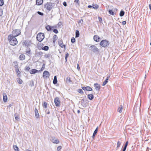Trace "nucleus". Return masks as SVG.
<instances>
[{
	"label": "nucleus",
	"instance_id": "1",
	"mask_svg": "<svg viewBox=\"0 0 151 151\" xmlns=\"http://www.w3.org/2000/svg\"><path fill=\"white\" fill-rule=\"evenodd\" d=\"M13 35H9L8 37V40L10 44L13 46H14L18 43V41L16 38Z\"/></svg>",
	"mask_w": 151,
	"mask_h": 151
},
{
	"label": "nucleus",
	"instance_id": "2",
	"mask_svg": "<svg viewBox=\"0 0 151 151\" xmlns=\"http://www.w3.org/2000/svg\"><path fill=\"white\" fill-rule=\"evenodd\" d=\"M45 38V35L43 33L40 32L37 34L36 37L37 40L39 42L42 41Z\"/></svg>",
	"mask_w": 151,
	"mask_h": 151
},
{
	"label": "nucleus",
	"instance_id": "3",
	"mask_svg": "<svg viewBox=\"0 0 151 151\" xmlns=\"http://www.w3.org/2000/svg\"><path fill=\"white\" fill-rule=\"evenodd\" d=\"M109 44V42L106 40H103L101 41L100 43V45L102 47H106Z\"/></svg>",
	"mask_w": 151,
	"mask_h": 151
},
{
	"label": "nucleus",
	"instance_id": "4",
	"mask_svg": "<svg viewBox=\"0 0 151 151\" xmlns=\"http://www.w3.org/2000/svg\"><path fill=\"white\" fill-rule=\"evenodd\" d=\"M13 63H14L15 65L14 67L17 75L18 76L20 77L21 76V72L19 69L17 63V62H13Z\"/></svg>",
	"mask_w": 151,
	"mask_h": 151
},
{
	"label": "nucleus",
	"instance_id": "5",
	"mask_svg": "<svg viewBox=\"0 0 151 151\" xmlns=\"http://www.w3.org/2000/svg\"><path fill=\"white\" fill-rule=\"evenodd\" d=\"M21 34V31L19 29H15L12 31V34L13 36L17 37Z\"/></svg>",
	"mask_w": 151,
	"mask_h": 151
},
{
	"label": "nucleus",
	"instance_id": "6",
	"mask_svg": "<svg viewBox=\"0 0 151 151\" xmlns=\"http://www.w3.org/2000/svg\"><path fill=\"white\" fill-rule=\"evenodd\" d=\"M50 76L49 73L47 71H44L43 73L42 76L44 78L47 79L49 78Z\"/></svg>",
	"mask_w": 151,
	"mask_h": 151
},
{
	"label": "nucleus",
	"instance_id": "7",
	"mask_svg": "<svg viewBox=\"0 0 151 151\" xmlns=\"http://www.w3.org/2000/svg\"><path fill=\"white\" fill-rule=\"evenodd\" d=\"M45 7L47 10H50L52 8V3H47L45 5Z\"/></svg>",
	"mask_w": 151,
	"mask_h": 151
},
{
	"label": "nucleus",
	"instance_id": "8",
	"mask_svg": "<svg viewBox=\"0 0 151 151\" xmlns=\"http://www.w3.org/2000/svg\"><path fill=\"white\" fill-rule=\"evenodd\" d=\"M54 102L55 106L57 107H59L60 106V101L59 98L58 97H56L54 99Z\"/></svg>",
	"mask_w": 151,
	"mask_h": 151
},
{
	"label": "nucleus",
	"instance_id": "9",
	"mask_svg": "<svg viewBox=\"0 0 151 151\" xmlns=\"http://www.w3.org/2000/svg\"><path fill=\"white\" fill-rule=\"evenodd\" d=\"M59 45L62 48H64L65 49V45H63V40H59L58 41Z\"/></svg>",
	"mask_w": 151,
	"mask_h": 151
},
{
	"label": "nucleus",
	"instance_id": "10",
	"mask_svg": "<svg viewBox=\"0 0 151 151\" xmlns=\"http://www.w3.org/2000/svg\"><path fill=\"white\" fill-rule=\"evenodd\" d=\"M94 40L97 42H99L101 40L100 37L97 35H95L93 36Z\"/></svg>",
	"mask_w": 151,
	"mask_h": 151
},
{
	"label": "nucleus",
	"instance_id": "11",
	"mask_svg": "<svg viewBox=\"0 0 151 151\" xmlns=\"http://www.w3.org/2000/svg\"><path fill=\"white\" fill-rule=\"evenodd\" d=\"M54 28L53 26H51L49 25H47L45 27L46 29L49 31L52 30Z\"/></svg>",
	"mask_w": 151,
	"mask_h": 151
},
{
	"label": "nucleus",
	"instance_id": "12",
	"mask_svg": "<svg viewBox=\"0 0 151 151\" xmlns=\"http://www.w3.org/2000/svg\"><path fill=\"white\" fill-rule=\"evenodd\" d=\"M92 50L93 52H99L98 49L94 45H93L91 46Z\"/></svg>",
	"mask_w": 151,
	"mask_h": 151
},
{
	"label": "nucleus",
	"instance_id": "13",
	"mask_svg": "<svg viewBox=\"0 0 151 151\" xmlns=\"http://www.w3.org/2000/svg\"><path fill=\"white\" fill-rule=\"evenodd\" d=\"M82 88L84 90H86L88 91H91L92 90V88L88 86L83 87Z\"/></svg>",
	"mask_w": 151,
	"mask_h": 151
},
{
	"label": "nucleus",
	"instance_id": "14",
	"mask_svg": "<svg viewBox=\"0 0 151 151\" xmlns=\"http://www.w3.org/2000/svg\"><path fill=\"white\" fill-rule=\"evenodd\" d=\"M94 86L96 90L99 91L101 88L100 85L98 83H96L94 84Z\"/></svg>",
	"mask_w": 151,
	"mask_h": 151
},
{
	"label": "nucleus",
	"instance_id": "15",
	"mask_svg": "<svg viewBox=\"0 0 151 151\" xmlns=\"http://www.w3.org/2000/svg\"><path fill=\"white\" fill-rule=\"evenodd\" d=\"M26 58L24 54H22L20 55L19 58L20 60H25Z\"/></svg>",
	"mask_w": 151,
	"mask_h": 151
},
{
	"label": "nucleus",
	"instance_id": "16",
	"mask_svg": "<svg viewBox=\"0 0 151 151\" xmlns=\"http://www.w3.org/2000/svg\"><path fill=\"white\" fill-rule=\"evenodd\" d=\"M43 3V0H36V4L37 5H42Z\"/></svg>",
	"mask_w": 151,
	"mask_h": 151
},
{
	"label": "nucleus",
	"instance_id": "17",
	"mask_svg": "<svg viewBox=\"0 0 151 151\" xmlns=\"http://www.w3.org/2000/svg\"><path fill=\"white\" fill-rule=\"evenodd\" d=\"M3 101L4 102H6L7 101V97L6 94L4 93L3 94Z\"/></svg>",
	"mask_w": 151,
	"mask_h": 151
},
{
	"label": "nucleus",
	"instance_id": "18",
	"mask_svg": "<svg viewBox=\"0 0 151 151\" xmlns=\"http://www.w3.org/2000/svg\"><path fill=\"white\" fill-rule=\"evenodd\" d=\"M39 72V70H37L36 69H33L31 70L30 71V73L31 74H33L35 73Z\"/></svg>",
	"mask_w": 151,
	"mask_h": 151
},
{
	"label": "nucleus",
	"instance_id": "19",
	"mask_svg": "<svg viewBox=\"0 0 151 151\" xmlns=\"http://www.w3.org/2000/svg\"><path fill=\"white\" fill-rule=\"evenodd\" d=\"M109 78H110L109 76L107 77L105 81L103 82V83L102 84L103 86H105L106 84V83L108 82V80L109 79Z\"/></svg>",
	"mask_w": 151,
	"mask_h": 151
},
{
	"label": "nucleus",
	"instance_id": "20",
	"mask_svg": "<svg viewBox=\"0 0 151 151\" xmlns=\"http://www.w3.org/2000/svg\"><path fill=\"white\" fill-rule=\"evenodd\" d=\"M52 142L54 143L58 144L60 142V141L58 139H57L54 138L52 139Z\"/></svg>",
	"mask_w": 151,
	"mask_h": 151
},
{
	"label": "nucleus",
	"instance_id": "21",
	"mask_svg": "<svg viewBox=\"0 0 151 151\" xmlns=\"http://www.w3.org/2000/svg\"><path fill=\"white\" fill-rule=\"evenodd\" d=\"M87 97L89 100H92L93 99L94 96L92 94H89L88 95Z\"/></svg>",
	"mask_w": 151,
	"mask_h": 151
},
{
	"label": "nucleus",
	"instance_id": "22",
	"mask_svg": "<svg viewBox=\"0 0 151 151\" xmlns=\"http://www.w3.org/2000/svg\"><path fill=\"white\" fill-rule=\"evenodd\" d=\"M123 109V106L122 105L120 106L118 108V111L119 112V113H121L122 112V111Z\"/></svg>",
	"mask_w": 151,
	"mask_h": 151
},
{
	"label": "nucleus",
	"instance_id": "23",
	"mask_svg": "<svg viewBox=\"0 0 151 151\" xmlns=\"http://www.w3.org/2000/svg\"><path fill=\"white\" fill-rule=\"evenodd\" d=\"M98 127H97L93 133V137H92L93 138H94L96 134L97 133L98 131Z\"/></svg>",
	"mask_w": 151,
	"mask_h": 151
},
{
	"label": "nucleus",
	"instance_id": "24",
	"mask_svg": "<svg viewBox=\"0 0 151 151\" xmlns=\"http://www.w3.org/2000/svg\"><path fill=\"white\" fill-rule=\"evenodd\" d=\"M35 116L38 117L39 116V114L38 113V111L37 109L35 108Z\"/></svg>",
	"mask_w": 151,
	"mask_h": 151
},
{
	"label": "nucleus",
	"instance_id": "25",
	"mask_svg": "<svg viewBox=\"0 0 151 151\" xmlns=\"http://www.w3.org/2000/svg\"><path fill=\"white\" fill-rule=\"evenodd\" d=\"M58 81L57 79V77L55 76L54 77V78L53 80V83L54 84H56L57 83Z\"/></svg>",
	"mask_w": 151,
	"mask_h": 151
},
{
	"label": "nucleus",
	"instance_id": "26",
	"mask_svg": "<svg viewBox=\"0 0 151 151\" xmlns=\"http://www.w3.org/2000/svg\"><path fill=\"white\" fill-rule=\"evenodd\" d=\"M31 50L29 48H27L26 49V54L28 55L30 53Z\"/></svg>",
	"mask_w": 151,
	"mask_h": 151
},
{
	"label": "nucleus",
	"instance_id": "27",
	"mask_svg": "<svg viewBox=\"0 0 151 151\" xmlns=\"http://www.w3.org/2000/svg\"><path fill=\"white\" fill-rule=\"evenodd\" d=\"M92 7L95 9H97L99 8V6L97 4H93Z\"/></svg>",
	"mask_w": 151,
	"mask_h": 151
},
{
	"label": "nucleus",
	"instance_id": "28",
	"mask_svg": "<svg viewBox=\"0 0 151 151\" xmlns=\"http://www.w3.org/2000/svg\"><path fill=\"white\" fill-rule=\"evenodd\" d=\"M17 80L18 83L19 84H21L22 83L23 81L22 79L20 78H18L17 79Z\"/></svg>",
	"mask_w": 151,
	"mask_h": 151
},
{
	"label": "nucleus",
	"instance_id": "29",
	"mask_svg": "<svg viewBox=\"0 0 151 151\" xmlns=\"http://www.w3.org/2000/svg\"><path fill=\"white\" fill-rule=\"evenodd\" d=\"M42 49L45 51H47L49 49V47L47 46H45L42 48Z\"/></svg>",
	"mask_w": 151,
	"mask_h": 151
},
{
	"label": "nucleus",
	"instance_id": "30",
	"mask_svg": "<svg viewBox=\"0 0 151 151\" xmlns=\"http://www.w3.org/2000/svg\"><path fill=\"white\" fill-rule=\"evenodd\" d=\"M13 147L15 151H19V148L17 145H13Z\"/></svg>",
	"mask_w": 151,
	"mask_h": 151
},
{
	"label": "nucleus",
	"instance_id": "31",
	"mask_svg": "<svg viewBox=\"0 0 151 151\" xmlns=\"http://www.w3.org/2000/svg\"><path fill=\"white\" fill-rule=\"evenodd\" d=\"M79 36V32L78 30H76V37H78Z\"/></svg>",
	"mask_w": 151,
	"mask_h": 151
},
{
	"label": "nucleus",
	"instance_id": "32",
	"mask_svg": "<svg viewBox=\"0 0 151 151\" xmlns=\"http://www.w3.org/2000/svg\"><path fill=\"white\" fill-rule=\"evenodd\" d=\"M71 82L70 78L69 77H67L66 78V82L67 83H69Z\"/></svg>",
	"mask_w": 151,
	"mask_h": 151
},
{
	"label": "nucleus",
	"instance_id": "33",
	"mask_svg": "<svg viewBox=\"0 0 151 151\" xmlns=\"http://www.w3.org/2000/svg\"><path fill=\"white\" fill-rule=\"evenodd\" d=\"M47 104L45 102H44L43 104V107L44 108H46L47 107Z\"/></svg>",
	"mask_w": 151,
	"mask_h": 151
},
{
	"label": "nucleus",
	"instance_id": "34",
	"mask_svg": "<svg viewBox=\"0 0 151 151\" xmlns=\"http://www.w3.org/2000/svg\"><path fill=\"white\" fill-rule=\"evenodd\" d=\"M109 14H110L111 15H114V12L111 10H110V9L109 10Z\"/></svg>",
	"mask_w": 151,
	"mask_h": 151
},
{
	"label": "nucleus",
	"instance_id": "35",
	"mask_svg": "<svg viewBox=\"0 0 151 151\" xmlns=\"http://www.w3.org/2000/svg\"><path fill=\"white\" fill-rule=\"evenodd\" d=\"M43 54V53L42 52H37L36 53V55L37 56H38L39 55H42Z\"/></svg>",
	"mask_w": 151,
	"mask_h": 151
},
{
	"label": "nucleus",
	"instance_id": "36",
	"mask_svg": "<svg viewBox=\"0 0 151 151\" xmlns=\"http://www.w3.org/2000/svg\"><path fill=\"white\" fill-rule=\"evenodd\" d=\"M124 11H122L120 12V14H119L120 16L121 17L123 16L124 15Z\"/></svg>",
	"mask_w": 151,
	"mask_h": 151
},
{
	"label": "nucleus",
	"instance_id": "37",
	"mask_svg": "<svg viewBox=\"0 0 151 151\" xmlns=\"http://www.w3.org/2000/svg\"><path fill=\"white\" fill-rule=\"evenodd\" d=\"M78 91L80 93H83V92L81 89L80 88L78 89Z\"/></svg>",
	"mask_w": 151,
	"mask_h": 151
},
{
	"label": "nucleus",
	"instance_id": "38",
	"mask_svg": "<svg viewBox=\"0 0 151 151\" xmlns=\"http://www.w3.org/2000/svg\"><path fill=\"white\" fill-rule=\"evenodd\" d=\"M117 148H119V147H120V146L121 145V142L119 141H118L117 142Z\"/></svg>",
	"mask_w": 151,
	"mask_h": 151
},
{
	"label": "nucleus",
	"instance_id": "39",
	"mask_svg": "<svg viewBox=\"0 0 151 151\" xmlns=\"http://www.w3.org/2000/svg\"><path fill=\"white\" fill-rule=\"evenodd\" d=\"M4 4L3 0H0V6H2Z\"/></svg>",
	"mask_w": 151,
	"mask_h": 151
},
{
	"label": "nucleus",
	"instance_id": "40",
	"mask_svg": "<svg viewBox=\"0 0 151 151\" xmlns=\"http://www.w3.org/2000/svg\"><path fill=\"white\" fill-rule=\"evenodd\" d=\"M68 56H69V54L67 52L65 56V59L66 60V62L67 61V58H68Z\"/></svg>",
	"mask_w": 151,
	"mask_h": 151
},
{
	"label": "nucleus",
	"instance_id": "41",
	"mask_svg": "<svg viewBox=\"0 0 151 151\" xmlns=\"http://www.w3.org/2000/svg\"><path fill=\"white\" fill-rule=\"evenodd\" d=\"M45 68V65H43L42 67L41 68V69L40 70H39V72H41V71H42Z\"/></svg>",
	"mask_w": 151,
	"mask_h": 151
},
{
	"label": "nucleus",
	"instance_id": "42",
	"mask_svg": "<svg viewBox=\"0 0 151 151\" xmlns=\"http://www.w3.org/2000/svg\"><path fill=\"white\" fill-rule=\"evenodd\" d=\"M75 39L74 37H72L71 39V42L72 43H74L75 42Z\"/></svg>",
	"mask_w": 151,
	"mask_h": 151
},
{
	"label": "nucleus",
	"instance_id": "43",
	"mask_svg": "<svg viewBox=\"0 0 151 151\" xmlns=\"http://www.w3.org/2000/svg\"><path fill=\"white\" fill-rule=\"evenodd\" d=\"M62 149V147L61 146H59L57 147V150L59 151L60 150Z\"/></svg>",
	"mask_w": 151,
	"mask_h": 151
},
{
	"label": "nucleus",
	"instance_id": "44",
	"mask_svg": "<svg viewBox=\"0 0 151 151\" xmlns=\"http://www.w3.org/2000/svg\"><path fill=\"white\" fill-rule=\"evenodd\" d=\"M58 37L56 35H55L54 36V41L56 40L57 39Z\"/></svg>",
	"mask_w": 151,
	"mask_h": 151
},
{
	"label": "nucleus",
	"instance_id": "45",
	"mask_svg": "<svg viewBox=\"0 0 151 151\" xmlns=\"http://www.w3.org/2000/svg\"><path fill=\"white\" fill-rule=\"evenodd\" d=\"M52 30H53V32L56 34L58 33V30L56 29H53Z\"/></svg>",
	"mask_w": 151,
	"mask_h": 151
},
{
	"label": "nucleus",
	"instance_id": "46",
	"mask_svg": "<svg viewBox=\"0 0 151 151\" xmlns=\"http://www.w3.org/2000/svg\"><path fill=\"white\" fill-rule=\"evenodd\" d=\"M37 12L41 16H43L44 14L43 13L41 12H40L39 11Z\"/></svg>",
	"mask_w": 151,
	"mask_h": 151
},
{
	"label": "nucleus",
	"instance_id": "47",
	"mask_svg": "<svg viewBox=\"0 0 151 151\" xmlns=\"http://www.w3.org/2000/svg\"><path fill=\"white\" fill-rule=\"evenodd\" d=\"M30 69V68L29 66H26L25 67V70L29 71Z\"/></svg>",
	"mask_w": 151,
	"mask_h": 151
},
{
	"label": "nucleus",
	"instance_id": "48",
	"mask_svg": "<svg viewBox=\"0 0 151 151\" xmlns=\"http://www.w3.org/2000/svg\"><path fill=\"white\" fill-rule=\"evenodd\" d=\"M15 119L16 120H17L19 119V116L18 115H15Z\"/></svg>",
	"mask_w": 151,
	"mask_h": 151
},
{
	"label": "nucleus",
	"instance_id": "49",
	"mask_svg": "<svg viewBox=\"0 0 151 151\" xmlns=\"http://www.w3.org/2000/svg\"><path fill=\"white\" fill-rule=\"evenodd\" d=\"M3 15V11L2 10H0V16H1Z\"/></svg>",
	"mask_w": 151,
	"mask_h": 151
},
{
	"label": "nucleus",
	"instance_id": "50",
	"mask_svg": "<svg viewBox=\"0 0 151 151\" xmlns=\"http://www.w3.org/2000/svg\"><path fill=\"white\" fill-rule=\"evenodd\" d=\"M74 1L76 4H79V0H74Z\"/></svg>",
	"mask_w": 151,
	"mask_h": 151
},
{
	"label": "nucleus",
	"instance_id": "51",
	"mask_svg": "<svg viewBox=\"0 0 151 151\" xmlns=\"http://www.w3.org/2000/svg\"><path fill=\"white\" fill-rule=\"evenodd\" d=\"M77 68L78 70H80V68L79 67V65L78 64L77 65Z\"/></svg>",
	"mask_w": 151,
	"mask_h": 151
},
{
	"label": "nucleus",
	"instance_id": "52",
	"mask_svg": "<svg viewBox=\"0 0 151 151\" xmlns=\"http://www.w3.org/2000/svg\"><path fill=\"white\" fill-rule=\"evenodd\" d=\"M128 141H127V142H126V143H125V145H124V147H127V145H128Z\"/></svg>",
	"mask_w": 151,
	"mask_h": 151
},
{
	"label": "nucleus",
	"instance_id": "53",
	"mask_svg": "<svg viewBox=\"0 0 151 151\" xmlns=\"http://www.w3.org/2000/svg\"><path fill=\"white\" fill-rule=\"evenodd\" d=\"M63 5L64 6H67L66 3L65 1L63 2Z\"/></svg>",
	"mask_w": 151,
	"mask_h": 151
},
{
	"label": "nucleus",
	"instance_id": "54",
	"mask_svg": "<svg viewBox=\"0 0 151 151\" xmlns=\"http://www.w3.org/2000/svg\"><path fill=\"white\" fill-rule=\"evenodd\" d=\"M126 22L125 21H124L122 22V24L123 25H124L126 24Z\"/></svg>",
	"mask_w": 151,
	"mask_h": 151
},
{
	"label": "nucleus",
	"instance_id": "55",
	"mask_svg": "<svg viewBox=\"0 0 151 151\" xmlns=\"http://www.w3.org/2000/svg\"><path fill=\"white\" fill-rule=\"evenodd\" d=\"M126 147H124L123 150L122 151H125V150H126Z\"/></svg>",
	"mask_w": 151,
	"mask_h": 151
},
{
	"label": "nucleus",
	"instance_id": "56",
	"mask_svg": "<svg viewBox=\"0 0 151 151\" xmlns=\"http://www.w3.org/2000/svg\"><path fill=\"white\" fill-rule=\"evenodd\" d=\"M149 8L150 10H151V4H149Z\"/></svg>",
	"mask_w": 151,
	"mask_h": 151
},
{
	"label": "nucleus",
	"instance_id": "57",
	"mask_svg": "<svg viewBox=\"0 0 151 151\" xmlns=\"http://www.w3.org/2000/svg\"><path fill=\"white\" fill-rule=\"evenodd\" d=\"M92 7V6H91V5H88V8H91Z\"/></svg>",
	"mask_w": 151,
	"mask_h": 151
},
{
	"label": "nucleus",
	"instance_id": "58",
	"mask_svg": "<svg viewBox=\"0 0 151 151\" xmlns=\"http://www.w3.org/2000/svg\"><path fill=\"white\" fill-rule=\"evenodd\" d=\"M99 20L100 21L102 20V18H100V17L99 18Z\"/></svg>",
	"mask_w": 151,
	"mask_h": 151
},
{
	"label": "nucleus",
	"instance_id": "59",
	"mask_svg": "<svg viewBox=\"0 0 151 151\" xmlns=\"http://www.w3.org/2000/svg\"><path fill=\"white\" fill-rule=\"evenodd\" d=\"M27 151H31L29 150H27Z\"/></svg>",
	"mask_w": 151,
	"mask_h": 151
}]
</instances>
